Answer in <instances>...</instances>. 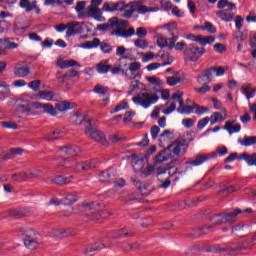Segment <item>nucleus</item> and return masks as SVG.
<instances>
[{
    "label": "nucleus",
    "mask_w": 256,
    "mask_h": 256,
    "mask_svg": "<svg viewBox=\"0 0 256 256\" xmlns=\"http://www.w3.org/2000/svg\"><path fill=\"white\" fill-rule=\"evenodd\" d=\"M59 151L65 153V155H69L70 157H77L79 153H81V148L79 146H64L60 147Z\"/></svg>",
    "instance_id": "6ab92c4d"
},
{
    "label": "nucleus",
    "mask_w": 256,
    "mask_h": 256,
    "mask_svg": "<svg viewBox=\"0 0 256 256\" xmlns=\"http://www.w3.org/2000/svg\"><path fill=\"white\" fill-rule=\"evenodd\" d=\"M172 99L178 100L179 105H183V92L177 91L176 93L172 94Z\"/></svg>",
    "instance_id": "774afa93"
},
{
    "label": "nucleus",
    "mask_w": 256,
    "mask_h": 256,
    "mask_svg": "<svg viewBox=\"0 0 256 256\" xmlns=\"http://www.w3.org/2000/svg\"><path fill=\"white\" fill-rule=\"evenodd\" d=\"M78 167L80 171H89V169H93V163H91V161H86L79 163Z\"/></svg>",
    "instance_id": "680f3d73"
},
{
    "label": "nucleus",
    "mask_w": 256,
    "mask_h": 256,
    "mask_svg": "<svg viewBox=\"0 0 256 256\" xmlns=\"http://www.w3.org/2000/svg\"><path fill=\"white\" fill-rule=\"evenodd\" d=\"M211 159V154H197L195 159H190L186 161V165L190 167H199L203 163H207Z\"/></svg>",
    "instance_id": "4468645a"
},
{
    "label": "nucleus",
    "mask_w": 256,
    "mask_h": 256,
    "mask_svg": "<svg viewBox=\"0 0 256 256\" xmlns=\"http://www.w3.org/2000/svg\"><path fill=\"white\" fill-rule=\"evenodd\" d=\"M1 127H4V129H17V123L12 121H2L0 122Z\"/></svg>",
    "instance_id": "13d9d810"
},
{
    "label": "nucleus",
    "mask_w": 256,
    "mask_h": 256,
    "mask_svg": "<svg viewBox=\"0 0 256 256\" xmlns=\"http://www.w3.org/2000/svg\"><path fill=\"white\" fill-rule=\"evenodd\" d=\"M123 109H129V103L127 102H122L119 105H117L111 113H118V111H123Z\"/></svg>",
    "instance_id": "0e129e2a"
},
{
    "label": "nucleus",
    "mask_w": 256,
    "mask_h": 256,
    "mask_svg": "<svg viewBox=\"0 0 256 256\" xmlns=\"http://www.w3.org/2000/svg\"><path fill=\"white\" fill-rule=\"evenodd\" d=\"M24 245L30 251H35L39 247V240L35 237V232H27L24 238Z\"/></svg>",
    "instance_id": "f8f14e48"
},
{
    "label": "nucleus",
    "mask_w": 256,
    "mask_h": 256,
    "mask_svg": "<svg viewBox=\"0 0 256 256\" xmlns=\"http://www.w3.org/2000/svg\"><path fill=\"white\" fill-rule=\"evenodd\" d=\"M191 141H193V139L187 140V139H181V140H176L174 141L172 144V148L171 151L174 155H181V149L182 147H185V149H187V147H189V143H191Z\"/></svg>",
    "instance_id": "dca6fc26"
},
{
    "label": "nucleus",
    "mask_w": 256,
    "mask_h": 256,
    "mask_svg": "<svg viewBox=\"0 0 256 256\" xmlns=\"http://www.w3.org/2000/svg\"><path fill=\"white\" fill-rule=\"evenodd\" d=\"M198 43H200L202 47H205V45H211L215 43V37L214 36L203 37L202 35H200Z\"/></svg>",
    "instance_id": "49530a36"
},
{
    "label": "nucleus",
    "mask_w": 256,
    "mask_h": 256,
    "mask_svg": "<svg viewBox=\"0 0 256 256\" xmlns=\"http://www.w3.org/2000/svg\"><path fill=\"white\" fill-rule=\"evenodd\" d=\"M88 15H90V17H93L94 19L99 20L101 19V15H103V8H88Z\"/></svg>",
    "instance_id": "79ce46f5"
},
{
    "label": "nucleus",
    "mask_w": 256,
    "mask_h": 256,
    "mask_svg": "<svg viewBox=\"0 0 256 256\" xmlns=\"http://www.w3.org/2000/svg\"><path fill=\"white\" fill-rule=\"evenodd\" d=\"M157 45L158 47H160V49H165V47H169V38L159 36L157 38Z\"/></svg>",
    "instance_id": "5fc2aeb1"
},
{
    "label": "nucleus",
    "mask_w": 256,
    "mask_h": 256,
    "mask_svg": "<svg viewBox=\"0 0 256 256\" xmlns=\"http://www.w3.org/2000/svg\"><path fill=\"white\" fill-rule=\"evenodd\" d=\"M107 25H108L109 31H111V29H113V31H115V29H119V18L117 17L110 18L107 22Z\"/></svg>",
    "instance_id": "09e8293b"
},
{
    "label": "nucleus",
    "mask_w": 256,
    "mask_h": 256,
    "mask_svg": "<svg viewBox=\"0 0 256 256\" xmlns=\"http://www.w3.org/2000/svg\"><path fill=\"white\" fill-rule=\"evenodd\" d=\"M96 70L100 75H104L105 73H109L111 71V65L105 64V62H99L96 65Z\"/></svg>",
    "instance_id": "a19ab883"
},
{
    "label": "nucleus",
    "mask_w": 256,
    "mask_h": 256,
    "mask_svg": "<svg viewBox=\"0 0 256 256\" xmlns=\"http://www.w3.org/2000/svg\"><path fill=\"white\" fill-rule=\"evenodd\" d=\"M39 97H41V99H45L46 101H53L55 93H53L52 91H40Z\"/></svg>",
    "instance_id": "3c124183"
},
{
    "label": "nucleus",
    "mask_w": 256,
    "mask_h": 256,
    "mask_svg": "<svg viewBox=\"0 0 256 256\" xmlns=\"http://www.w3.org/2000/svg\"><path fill=\"white\" fill-rule=\"evenodd\" d=\"M194 109H196V115H203V113H209V108L205 106H199L194 103Z\"/></svg>",
    "instance_id": "e2e57ef3"
},
{
    "label": "nucleus",
    "mask_w": 256,
    "mask_h": 256,
    "mask_svg": "<svg viewBox=\"0 0 256 256\" xmlns=\"http://www.w3.org/2000/svg\"><path fill=\"white\" fill-rule=\"evenodd\" d=\"M20 7L22 9H26V12L29 13L30 11H33L35 9V6L31 4L29 0H20Z\"/></svg>",
    "instance_id": "8fccbe9b"
},
{
    "label": "nucleus",
    "mask_w": 256,
    "mask_h": 256,
    "mask_svg": "<svg viewBox=\"0 0 256 256\" xmlns=\"http://www.w3.org/2000/svg\"><path fill=\"white\" fill-rule=\"evenodd\" d=\"M195 109V104L192 106L185 105V102H182V105H179L177 108V112L181 114L191 115L193 113V110Z\"/></svg>",
    "instance_id": "c9c22d12"
},
{
    "label": "nucleus",
    "mask_w": 256,
    "mask_h": 256,
    "mask_svg": "<svg viewBox=\"0 0 256 256\" xmlns=\"http://www.w3.org/2000/svg\"><path fill=\"white\" fill-rule=\"evenodd\" d=\"M212 229H213V226L205 225L201 228L195 229L193 231V235L195 237H199V235H207V233H211Z\"/></svg>",
    "instance_id": "58836bf2"
},
{
    "label": "nucleus",
    "mask_w": 256,
    "mask_h": 256,
    "mask_svg": "<svg viewBox=\"0 0 256 256\" xmlns=\"http://www.w3.org/2000/svg\"><path fill=\"white\" fill-rule=\"evenodd\" d=\"M253 238L251 240H244L242 243L239 242H228L224 245L216 246L217 253H227V255L237 256L245 249H253Z\"/></svg>",
    "instance_id": "f03ea898"
},
{
    "label": "nucleus",
    "mask_w": 256,
    "mask_h": 256,
    "mask_svg": "<svg viewBox=\"0 0 256 256\" xmlns=\"http://www.w3.org/2000/svg\"><path fill=\"white\" fill-rule=\"evenodd\" d=\"M55 237H58V239H65L67 237H74L76 235L75 230L73 229H58L54 231Z\"/></svg>",
    "instance_id": "b1692460"
},
{
    "label": "nucleus",
    "mask_w": 256,
    "mask_h": 256,
    "mask_svg": "<svg viewBox=\"0 0 256 256\" xmlns=\"http://www.w3.org/2000/svg\"><path fill=\"white\" fill-rule=\"evenodd\" d=\"M155 173V166H147L146 169L142 171L143 177H149V175H153Z\"/></svg>",
    "instance_id": "69168bd1"
},
{
    "label": "nucleus",
    "mask_w": 256,
    "mask_h": 256,
    "mask_svg": "<svg viewBox=\"0 0 256 256\" xmlns=\"http://www.w3.org/2000/svg\"><path fill=\"white\" fill-rule=\"evenodd\" d=\"M31 73V69L28 66H16L14 68L15 77H27Z\"/></svg>",
    "instance_id": "bb28decb"
},
{
    "label": "nucleus",
    "mask_w": 256,
    "mask_h": 256,
    "mask_svg": "<svg viewBox=\"0 0 256 256\" xmlns=\"http://www.w3.org/2000/svg\"><path fill=\"white\" fill-rule=\"evenodd\" d=\"M129 27V21L123 20L118 18V28L112 30L110 35L116 36V37H122L123 39H129V37H133L135 35V28L130 27L128 29H124Z\"/></svg>",
    "instance_id": "423d86ee"
},
{
    "label": "nucleus",
    "mask_w": 256,
    "mask_h": 256,
    "mask_svg": "<svg viewBox=\"0 0 256 256\" xmlns=\"http://www.w3.org/2000/svg\"><path fill=\"white\" fill-rule=\"evenodd\" d=\"M159 11V7H147L143 5V2L140 0L131 1L126 3L123 0H120V5L118 8V13L121 14L123 19H131L134 13L139 15H145V13H153Z\"/></svg>",
    "instance_id": "f257e3e1"
},
{
    "label": "nucleus",
    "mask_w": 256,
    "mask_h": 256,
    "mask_svg": "<svg viewBox=\"0 0 256 256\" xmlns=\"http://www.w3.org/2000/svg\"><path fill=\"white\" fill-rule=\"evenodd\" d=\"M218 9H225V7L228 8V11H233V9H237V6H235V3L229 2V0H219L217 3Z\"/></svg>",
    "instance_id": "e433bc0d"
},
{
    "label": "nucleus",
    "mask_w": 256,
    "mask_h": 256,
    "mask_svg": "<svg viewBox=\"0 0 256 256\" xmlns=\"http://www.w3.org/2000/svg\"><path fill=\"white\" fill-rule=\"evenodd\" d=\"M131 55L129 53L125 54L123 57L118 59V62L115 67L110 68V72L112 75H118V73H122V75H125L127 79H137V77H141V74L137 73V75H129L128 70L123 69V67H127V63L123 64L124 59H130Z\"/></svg>",
    "instance_id": "1a4fd4ad"
},
{
    "label": "nucleus",
    "mask_w": 256,
    "mask_h": 256,
    "mask_svg": "<svg viewBox=\"0 0 256 256\" xmlns=\"http://www.w3.org/2000/svg\"><path fill=\"white\" fill-rule=\"evenodd\" d=\"M171 63H173V57H168V60L163 62L162 64L161 63H151L149 64L146 69L147 71H155V69H159V67H165L167 65H171Z\"/></svg>",
    "instance_id": "72a5a7b5"
},
{
    "label": "nucleus",
    "mask_w": 256,
    "mask_h": 256,
    "mask_svg": "<svg viewBox=\"0 0 256 256\" xmlns=\"http://www.w3.org/2000/svg\"><path fill=\"white\" fill-rule=\"evenodd\" d=\"M232 10L226 9V10H219L216 12L217 17L221 19V21H225L226 23H229L230 21H233L234 14L231 12Z\"/></svg>",
    "instance_id": "aec40b11"
},
{
    "label": "nucleus",
    "mask_w": 256,
    "mask_h": 256,
    "mask_svg": "<svg viewBox=\"0 0 256 256\" xmlns=\"http://www.w3.org/2000/svg\"><path fill=\"white\" fill-rule=\"evenodd\" d=\"M77 201H79V196L77 193L66 194L64 197L65 205H73V203H77Z\"/></svg>",
    "instance_id": "ea45409f"
},
{
    "label": "nucleus",
    "mask_w": 256,
    "mask_h": 256,
    "mask_svg": "<svg viewBox=\"0 0 256 256\" xmlns=\"http://www.w3.org/2000/svg\"><path fill=\"white\" fill-rule=\"evenodd\" d=\"M25 150L23 148H11L5 155L4 160L7 161L8 159H14L17 155H23Z\"/></svg>",
    "instance_id": "7c9ffc66"
},
{
    "label": "nucleus",
    "mask_w": 256,
    "mask_h": 256,
    "mask_svg": "<svg viewBox=\"0 0 256 256\" xmlns=\"http://www.w3.org/2000/svg\"><path fill=\"white\" fill-rule=\"evenodd\" d=\"M112 239H119L121 237H133V232L127 231V229H120L110 233Z\"/></svg>",
    "instance_id": "c756f323"
},
{
    "label": "nucleus",
    "mask_w": 256,
    "mask_h": 256,
    "mask_svg": "<svg viewBox=\"0 0 256 256\" xmlns=\"http://www.w3.org/2000/svg\"><path fill=\"white\" fill-rule=\"evenodd\" d=\"M68 109H72L71 103L64 101L62 103H57L55 107H53L50 103L44 104L43 113H47L52 117L57 115V111H68Z\"/></svg>",
    "instance_id": "9d476101"
},
{
    "label": "nucleus",
    "mask_w": 256,
    "mask_h": 256,
    "mask_svg": "<svg viewBox=\"0 0 256 256\" xmlns=\"http://www.w3.org/2000/svg\"><path fill=\"white\" fill-rule=\"evenodd\" d=\"M144 164H145V160L139 159V157H137L135 154L132 155V167L136 173H138V171H141V169H143Z\"/></svg>",
    "instance_id": "c85d7f7f"
},
{
    "label": "nucleus",
    "mask_w": 256,
    "mask_h": 256,
    "mask_svg": "<svg viewBox=\"0 0 256 256\" xmlns=\"http://www.w3.org/2000/svg\"><path fill=\"white\" fill-rule=\"evenodd\" d=\"M121 1L118 2H104L103 6H102V11L106 12V13H118L119 11V5H120Z\"/></svg>",
    "instance_id": "a211bd4d"
},
{
    "label": "nucleus",
    "mask_w": 256,
    "mask_h": 256,
    "mask_svg": "<svg viewBox=\"0 0 256 256\" xmlns=\"http://www.w3.org/2000/svg\"><path fill=\"white\" fill-rule=\"evenodd\" d=\"M134 45L135 47H138L139 49H147L149 47V43L147 42V40H143V39H136L134 41Z\"/></svg>",
    "instance_id": "6e6d98bb"
},
{
    "label": "nucleus",
    "mask_w": 256,
    "mask_h": 256,
    "mask_svg": "<svg viewBox=\"0 0 256 256\" xmlns=\"http://www.w3.org/2000/svg\"><path fill=\"white\" fill-rule=\"evenodd\" d=\"M198 83H200V85H209V83H211V78H208L204 72H202L198 78H197Z\"/></svg>",
    "instance_id": "4d7b16f0"
},
{
    "label": "nucleus",
    "mask_w": 256,
    "mask_h": 256,
    "mask_svg": "<svg viewBox=\"0 0 256 256\" xmlns=\"http://www.w3.org/2000/svg\"><path fill=\"white\" fill-rule=\"evenodd\" d=\"M56 65L60 69H69V67H81V64L75 60H58Z\"/></svg>",
    "instance_id": "393cba45"
},
{
    "label": "nucleus",
    "mask_w": 256,
    "mask_h": 256,
    "mask_svg": "<svg viewBox=\"0 0 256 256\" xmlns=\"http://www.w3.org/2000/svg\"><path fill=\"white\" fill-rule=\"evenodd\" d=\"M71 181H73V176L64 177V176L60 175L53 179V182L56 185H69V183H71Z\"/></svg>",
    "instance_id": "4c0bfd02"
},
{
    "label": "nucleus",
    "mask_w": 256,
    "mask_h": 256,
    "mask_svg": "<svg viewBox=\"0 0 256 256\" xmlns=\"http://www.w3.org/2000/svg\"><path fill=\"white\" fill-rule=\"evenodd\" d=\"M233 123H235V120H228L223 126V129L228 131L230 135H233V133H239V131H241V124H236L233 126Z\"/></svg>",
    "instance_id": "412c9836"
},
{
    "label": "nucleus",
    "mask_w": 256,
    "mask_h": 256,
    "mask_svg": "<svg viewBox=\"0 0 256 256\" xmlns=\"http://www.w3.org/2000/svg\"><path fill=\"white\" fill-rule=\"evenodd\" d=\"M207 53V50L203 47H199L195 44H190L184 49V59L185 61L196 62Z\"/></svg>",
    "instance_id": "0eeeda50"
},
{
    "label": "nucleus",
    "mask_w": 256,
    "mask_h": 256,
    "mask_svg": "<svg viewBox=\"0 0 256 256\" xmlns=\"http://www.w3.org/2000/svg\"><path fill=\"white\" fill-rule=\"evenodd\" d=\"M132 101L136 105H141V107H144V109H148V107H151V105H154V103L159 101V96H151L149 93L143 92L138 94V96L133 97Z\"/></svg>",
    "instance_id": "6e6552de"
},
{
    "label": "nucleus",
    "mask_w": 256,
    "mask_h": 256,
    "mask_svg": "<svg viewBox=\"0 0 256 256\" xmlns=\"http://www.w3.org/2000/svg\"><path fill=\"white\" fill-rule=\"evenodd\" d=\"M166 31H168L170 37H168L169 45L168 49L175 51H183V49H187V43L178 42L179 41V31H177V23L172 22L165 25Z\"/></svg>",
    "instance_id": "7ed1b4c3"
},
{
    "label": "nucleus",
    "mask_w": 256,
    "mask_h": 256,
    "mask_svg": "<svg viewBox=\"0 0 256 256\" xmlns=\"http://www.w3.org/2000/svg\"><path fill=\"white\" fill-rule=\"evenodd\" d=\"M99 177L102 178L101 182L102 183H107L109 181H113V179H115V170L113 169H108L106 171H102L99 174Z\"/></svg>",
    "instance_id": "a878e982"
},
{
    "label": "nucleus",
    "mask_w": 256,
    "mask_h": 256,
    "mask_svg": "<svg viewBox=\"0 0 256 256\" xmlns=\"http://www.w3.org/2000/svg\"><path fill=\"white\" fill-rule=\"evenodd\" d=\"M160 7L163 11H171L174 6L171 0H160Z\"/></svg>",
    "instance_id": "603ef678"
},
{
    "label": "nucleus",
    "mask_w": 256,
    "mask_h": 256,
    "mask_svg": "<svg viewBox=\"0 0 256 256\" xmlns=\"http://www.w3.org/2000/svg\"><path fill=\"white\" fill-rule=\"evenodd\" d=\"M175 137V134L170 130H164L163 133L160 134V143H171Z\"/></svg>",
    "instance_id": "2f4dec72"
},
{
    "label": "nucleus",
    "mask_w": 256,
    "mask_h": 256,
    "mask_svg": "<svg viewBox=\"0 0 256 256\" xmlns=\"http://www.w3.org/2000/svg\"><path fill=\"white\" fill-rule=\"evenodd\" d=\"M141 82L139 81V80H133V81H131V83H130V90L128 91V95H133V92L134 91H137V89H139V84H140Z\"/></svg>",
    "instance_id": "052dcab7"
},
{
    "label": "nucleus",
    "mask_w": 256,
    "mask_h": 256,
    "mask_svg": "<svg viewBox=\"0 0 256 256\" xmlns=\"http://www.w3.org/2000/svg\"><path fill=\"white\" fill-rule=\"evenodd\" d=\"M222 113L214 112L210 117L211 125H215V123H219V121H225L227 119V109L223 108Z\"/></svg>",
    "instance_id": "4be33fe9"
},
{
    "label": "nucleus",
    "mask_w": 256,
    "mask_h": 256,
    "mask_svg": "<svg viewBox=\"0 0 256 256\" xmlns=\"http://www.w3.org/2000/svg\"><path fill=\"white\" fill-rule=\"evenodd\" d=\"M14 181H27L29 179V172H19L12 175Z\"/></svg>",
    "instance_id": "de8ad7c7"
},
{
    "label": "nucleus",
    "mask_w": 256,
    "mask_h": 256,
    "mask_svg": "<svg viewBox=\"0 0 256 256\" xmlns=\"http://www.w3.org/2000/svg\"><path fill=\"white\" fill-rule=\"evenodd\" d=\"M66 29V37H73L74 35L83 33V27H81V24L77 21L67 23Z\"/></svg>",
    "instance_id": "2eb2a0df"
},
{
    "label": "nucleus",
    "mask_w": 256,
    "mask_h": 256,
    "mask_svg": "<svg viewBox=\"0 0 256 256\" xmlns=\"http://www.w3.org/2000/svg\"><path fill=\"white\" fill-rule=\"evenodd\" d=\"M99 47L100 51H102V53H105L106 55H110V53H113V46L105 41L100 42Z\"/></svg>",
    "instance_id": "c03bdc74"
},
{
    "label": "nucleus",
    "mask_w": 256,
    "mask_h": 256,
    "mask_svg": "<svg viewBox=\"0 0 256 256\" xmlns=\"http://www.w3.org/2000/svg\"><path fill=\"white\" fill-rule=\"evenodd\" d=\"M243 211L241 209H236L233 211H225L210 217V221H215V225H223V223H228V225H233L234 221H237V215H241Z\"/></svg>",
    "instance_id": "39448f33"
},
{
    "label": "nucleus",
    "mask_w": 256,
    "mask_h": 256,
    "mask_svg": "<svg viewBox=\"0 0 256 256\" xmlns=\"http://www.w3.org/2000/svg\"><path fill=\"white\" fill-rule=\"evenodd\" d=\"M63 132L60 130H55L48 135V141H55V139H61Z\"/></svg>",
    "instance_id": "bf43d9fd"
},
{
    "label": "nucleus",
    "mask_w": 256,
    "mask_h": 256,
    "mask_svg": "<svg viewBox=\"0 0 256 256\" xmlns=\"http://www.w3.org/2000/svg\"><path fill=\"white\" fill-rule=\"evenodd\" d=\"M101 45V40L99 38H94L92 41L84 42L80 45L82 49H97Z\"/></svg>",
    "instance_id": "473e14b6"
},
{
    "label": "nucleus",
    "mask_w": 256,
    "mask_h": 256,
    "mask_svg": "<svg viewBox=\"0 0 256 256\" xmlns=\"http://www.w3.org/2000/svg\"><path fill=\"white\" fill-rule=\"evenodd\" d=\"M108 91L109 88L102 86L101 84H97L93 89V92L97 93L98 95H107Z\"/></svg>",
    "instance_id": "864d4df0"
},
{
    "label": "nucleus",
    "mask_w": 256,
    "mask_h": 256,
    "mask_svg": "<svg viewBox=\"0 0 256 256\" xmlns=\"http://www.w3.org/2000/svg\"><path fill=\"white\" fill-rule=\"evenodd\" d=\"M141 69V63L139 62H132L129 64L128 69H126V71H128L129 75H137L135 74L136 71H140Z\"/></svg>",
    "instance_id": "a18cd8bd"
},
{
    "label": "nucleus",
    "mask_w": 256,
    "mask_h": 256,
    "mask_svg": "<svg viewBox=\"0 0 256 256\" xmlns=\"http://www.w3.org/2000/svg\"><path fill=\"white\" fill-rule=\"evenodd\" d=\"M60 169H74V171H81L79 168V162L73 158L61 160L58 164Z\"/></svg>",
    "instance_id": "f3484780"
},
{
    "label": "nucleus",
    "mask_w": 256,
    "mask_h": 256,
    "mask_svg": "<svg viewBox=\"0 0 256 256\" xmlns=\"http://www.w3.org/2000/svg\"><path fill=\"white\" fill-rule=\"evenodd\" d=\"M101 249H105V244H103L101 241L95 242L84 249V255H91V253L101 251Z\"/></svg>",
    "instance_id": "5701e85b"
},
{
    "label": "nucleus",
    "mask_w": 256,
    "mask_h": 256,
    "mask_svg": "<svg viewBox=\"0 0 256 256\" xmlns=\"http://www.w3.org/2000/svg\"><path fill=\"white\" fill-rule=\"evenodd\" d=\"M171 149H173V145H169L166 149L161 150L154 157L155 165H159L161 163H165V161H169V159H171Z\"/></svg>",
    "instance_id": "ddd939ff"
},
{
    "label": "nucleus",
    "mask_w": 256,
    "mask_h": 256,
    "mask_svg": "<svg viewBox=\"0 0 256 256\" xmlns=\"http://www.w3.org/2000/svg\"><path fill=\"white\" fill-rule=\"evenodd\" d=\"M85 133L90 137V139H93L97 143H100L101 145L107 144V139L105 138V134H103V132L94 130L93 127L90 126L85 130Z\"/></svg>",
    "instance_id": "9b49d317"
},
{
    "label": "nucleus",
    "mask_w": 256,
    "mask_h": 256,
    "mask_svg": "<svg viewBox=\"0 0 256 256\" xmlns=\"http://www.w3.org/2000/svg\"><path fill=\"white\" fill-rule=\"evenodd\" d=\"M238 143L243 147H250V145H256V136H244L243 139L239 138ZM246 161L247 165L256 167V153L248 154L247 152L242 153L238 157V161Z\"/></svg>",
    "instance_id": "20e7f679"
},
{
    "label": "nucleus",
    "mask_w": 256,
    "mask_h": 256,
    "mask_svg": "<svg viewBox=\"0 0 256 256\" xmlns=\"http://www.w3.org/2000/svg\"><path fill=\"white\" fill-rule=\"evenodd\" d=\"M199 29H202V31H208V33L215 34L217 33V27L213 25L211 22H205L204 25L198 27Z\"/></svg>",
    "instance_id": "37998d69"
},
{
    "label": "nucleus",
    "mask_w": 256,
    "mask_h": 256,
    "mask_svg": "<svg viewBox=\"0 0 256 256\" xmlns=\"http://www.w3.org/2000/svg\"><path fill=\"white\" fill-rule=\"evenodd\" d=\"M243 95H245L246 99H253L255 97L256 88H251V85L243 86L241 88Z\"/></svg>",
    "instance_id": "f704fd0d"
},
{
    "label": "nucleus",
    "mask_w": 256,
    "mask_h": 256,
    "mask_svg": "<svg viewBox=\"0 0 256 256\" xmlns=\"http://www.w3.org/2000/svg\"><path fill=\"white\" fill-rule=\"evenodd\" d=\"M76 125H84L86 129L91 127V120L87 119L83 114H76L75 116Z\"/></svg>",
    "instance_id": "cd10ccee"
},
{
    "label": "nucleus",
    "mask_w": 256,
    "mask_h": 256,
    "mask_svg": "<svg viewBox=\"0 0 256 256\" xmlns=\"http://www.w3.org/2000/svg\"><path fill=\"white\" fill-rule=\"evenodd\" d=\"M136 35L139 37V39H143L147 37V29L145 27H139L136 30Z\"/></svg>",
    "instance_id": "338daca9"
}]
</instances>
